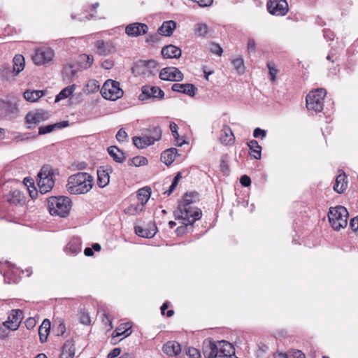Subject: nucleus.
<instances>
[{"mask_svg": "<svg viewBox=\"0 0 358 358\" xmlns=\"http://www.w3.org/2000/svg\"><path fill=\"white\" fill-rule=\"evenodd\" d=\"M93 182L94 178L90 173L78 172L68 178L66 187L71 194H84L92 189Z\"/></svg>", "mask_w": 358, "mask_h": 358, "instance_id": "obj_1", "label": "nucleus"}, {"mask_svg": "<svg viewBox=\"0 0 358 358\" xmlns=\"http://www.w3.org/2000/svg\"><path fill=\"white\" fill-rule=\"evenodd\" d=\"M201 215V210L193 206L188 207H184L183 206H181L180 207H178L177 209L174 211L175 218L176 220L182 219L184 221H187V223L182 222L185 226L178 227L176 229V232L180 234L188 224L192 225L196 221L200 220Z\"/></svg>", "mask_w": 358, "mask_h": 358, "instance_id": "obj_2", "label": "nucleus"}, {"mask_svg": "<svg viewBox=\"0 0 358 358\" xmlns=\"http://www.w3.org/2000/svg\"><path fill=\"white\" fill-rule=\"evenodd\" d=\"M71 201L67 196H51L47 201V207L52 215L64 217L69 215Z\"/></svg>", "mask_w": 358, "mask_h": 358, "instance_id": "obj_3", "label": "nucleus"}, {"mask_svg": "<svg viewBox=\"0 0 358 358\" xmlns=\"http://www.w3.org/2000/svg\"><path fill=\"white\" fill-rule=\"evenodd\" d=\"M348 212L342 206L331 207L328 213V218L331 226L334 230L339 231L345 228L348 224Z\"/></svg>", "mask_w": 358, "mask_h": 358, "instance_id": "obj_4", "label": "nucleus"}, {"mask_svg": "<svg viewBox=\"0 0 358 358\" xmlns=\"http://www.w3.org/2000/svg\"><path fill=\"white\" fill-rule=\"evenodd\" d=\"M326 94V91L323 88H318L310 92L306 96L307 108L315 112H321L323 109Z\"/></svg>", "mask_w": 358, "mask_h": 358, "instance_id": "obj_5", "label": "nucleus"}, {"mask_svg": "<svg viewBox=\"0 0 358 358\" xmlns=\"http://www.w3.org/2000/svg\"><path fill=\"white\" fill-rule=\"evenodd\" d=\"M52 169L49 166H44L38 174V185L42 194L48 192L54 186L55 181L52 178Z\"/></svg>", "mask_w": 358, "mask_h": 358, "instance_id": "obj_6", "label": "nucleus"}, {"mask_svg": "<svg viewBox=\"0 0 358 358\" xmlns=\"http://www.w3.org/2000/svg\"><path fill=\"white\" fill-rule=\"evenodd\" d=\"M101 93L104 99L112 101L121 98L124 94L120 87V83L111 79H108L104 83Z\"/></svg>", "mask_w": 358, "mask_h": 358, "instance_id": "obj_7", "label": "nucleus"}, {"mask_svg": "<svg viewBox=\"0 0 358 358\" xmlns=\"http://www.w3.org/2000/svg\"><path fill=\"white\" fill-rule=\"evenodd\" d=\"M50 115L48 111L36 110L29 112L25 117L27 128L31 129L49 119Z\"/></svg>", "mask_w": 358, "mask_h": 358, "instance_id": "obj_8", "label": "nucleus"}, {"mask_svg": "<svg viewBox=\"0 0 358 358\" xmlns=\"http://www.w3.org/2000/svg\"><path fill=\"white\" fill-rule=\"evenodd\" d=\"M55 56L53 50L50 48H41L36 50L32 59L35 64L45 65L52 62Z\"/></svg>", "mask_w": 358, "mask_h": 358, "instance_id": "obj_9", "label": "nucleus"}, {"mask_svg": "<svg viewBox=\"0 0 358 358\" xmlns=\"http://www.w3.org/2000/svg\"><path fill=\"white\" fill-rule=\"evenodd\" d=\"M164 97V92L159 87L145 85L141 87V93L138 96L141 101L147 99L162 100Z\"/></svg>", "mask_w": 358, "mask_h": 358, "instance_id": "obj_10", "label": "nucleus"}, {"mask_svg": "<svg viewBox=\"0 0 358 358\" xmlns=\"http://www.w3.org/2000/svg\"><path fill=\"white\" fill-rule=\"evenodd\" d=\"M267 7L269 13L275 15H285L288 11V4L285 0H269Z\"/></svg>", "mask_w": 358, "mask_h": 358, "instance_id": "obj_11", "label": "nucleus"}, {"mask_svg": "<svg viewBox=\"0 0 358 358\" xmlns=\"http://www.w3.org/2000/svg\"><path fill=\"white\" fill-rule=\"evenodd\" d=\"M148 29V26L146 24L134 22L126 26L125 33L130 37H138L146 34Z\"/></svg>", "mask_w": 358, "mask_h": 358, "instance_id": "obj_12", "label": "nucleus"}, {"mask_svg": "<svg viewBox=\"0 0 358 358\" xmlns=\"http://www.w3.org/2000/svg\"><path fill=\"white\" fill-rule=\"evenodd\" d=\"M159 78L164 80L180 81L183 79V74L176 67H166L161 70Z\"/></svg>", "mask_w": 358, "mask_h": 358, "instance_id": "obj_13", "label": "nucleus"}, {"mask_svg": "<svg viewBox=\"0 0 358 358\" xmlns=\"http://www.w3.org/2000/svg\"><path fill=\"white\" fill-rule=\"evenodd\" d=\"M22 312L20 310H12L8 316V320L3 322V325L8 329L16 330L22 320Z\"/></svg>", "mask_w": 358, "mask_h": 358, "instance_id": "obj_14", "label": "nucleus"}, {"mask_svg": "<svg viewBox=\"0 0 358 358\" xmlns=\"http://www.w3.org/2000/svg\"><path fill=\"white\" fill-rule=\"evenodd\" d=\"M203 354L206 358L219 357L218 345L210 338H206L203 343Z\"/></svg>", "mask_w": 358, "mask_h": 358, "instance_id": "obj_15", "label": "nucleus"}, {"mask_svg": "<svg viewBox=\"0 0 358 358\" xmlns=\"http://www.w3.org/2000/svg\"><path fill=\"white\" fill-rule=\"evenodd\" d=\"M112 171L110 166H101L97 170V185L103 188L108 185L110 181L109 173Z\"/></svg>", "mask_w": 358, "mask_h": 358, "instance_id": "obj_16", "label": "nucleus"}, {"mask_svg": "<svg viewBox=\"0 0 358 358\" xmlns=\"http://www.w3.org/2000/svg\"><path fill=\"white\" fill-rule=\"evenodd\" d=\"M94 46L99 55H108L115 52V47L110 41L98 40L95 42Z\"/></svg>", "mask_w": 358, "mask_h": 358, "instance_id": "obj_17", "label": "nucleus"}, {"mask_svg": "<svg viewBox=\"0 0 358 358\" xmlns=\"http://www.w3.org/2000/svg\"><path fill=\"white\" fill-rule=\"evenodd\" d=\"M171 89L174 92L183 93L189 96H194L196 91L194 85L189 83H175L172 85Z\"/></svg>", "mask_w": 358, "mask_h": 358, "instance_id": "obj_18", "label": "nucleus"}, {"mask_svg": "<svg viewBox=\"0 0 358 358\" xmlns=\"http://www.w3.org/2000/svg\"><path fill=\"white\" fill-rule=\"evenodd\" d=\"M219 357L231 358L235 355V349L231 343L226 341H220L218 343Z\"/></svg>", "mask_w": 358, "mask_h": 358, "instance_id": "obj_19", "label": "nucleus"}, {"mask_svg": "<svg viewBox=\"0 0 358 358\" xmlns=\"http://www.w3.org/2000/svg\"><path fill=\"white\" fill-rule=\"evenodd\" d=\"M235 137L231 129L227 124L223 125L220 136V141L222 144L228 145L234 143Z\"/></svg>", "mask_w": 358, "mask_h": 358, "instance_id": "obj_20", "label": "nucleus"}, {"mask_svg": "<svg viewBox=\"0 0 358 358\" xmlns=\"http://www.w3.org/2000/svg\"><path fill=\"white\" fill-rule=\"evenodd\" d=\"M81 251V240L79 237H73L65 248L67 255H76Z\"/></svg>", "mask_w": 358, "mask_h": 358, "instance_id": "obj_21", "label": "nucleus"}, {"mask_svg": "<svg viewBox=\"0 0 358 358\" xmlns=\"http://www.w3.org/2000/svg\"><path fill=\"white\" fill-rule=\"evenodd\" d=\"M162 55L164 58H179L181 56V50L173 45H168L162 48Z\"/></svg>", "mask_w": 358, "mask_h": 358, "instance_id": "obj_22", "label": "nucleus"}, {"mask_svg": "<svg viewBox=\"0 0 358 358\" xmlns=\"http://www.w3.org/2000/svg\"><path fill=\"white\" fill-rule=\"evenodd\" d=\"M176 28V22L173 20L165 21L161 27H159L158 34L164 36H170L173 30Z\"/></svg>", "mask_w": 358, "mask_h": 358, "instance_id": "obj_23", "label": "nucleus"}, {"mask_svg": "<svg viewBox=\"0 0 358 358\" xmlns=\"http://www.w3.org/2000/svg\"><path fill=\"white\" fill-rule=\"evenodd\" d=\"M163 352L169 356H176L181 351L180 345L176 341H169L163 346Z\"/></svg>", "mask_w": 358, "mask_h": 358, "instance_id": "obj_24", "label": "nucleus"}, {"mask_svg": "<svg viewBox=\"0 0 358 358\" xmlns=\"http://www.w3.org/2000/svg\"><path fill=\"white\" fill-rule=\"evenodd\" d=\"M75 344L72 340L66 341L62 350L59 358H74Z\"/></svg>", "mask_w": 358, "mask_h": 358, "instance_id": "obj_25", "label": "nucleus"}, {"mask_svg": "<svg viewBox=\"0 0 358 358\" xmlns=\"http://www.w3.org/2000/svg\"><path fill=\"white\" fill-rule=\"evenodd\" d=\"M178 150L174 148L164 151L161 155V161L166 165H170L175 160Z\"/></svg>", "mask_w": 358, "mask_h": 358, "instance_id": "obj_26", "label": "nucleus"}, {"mask_svg": "<svg viewBox=\"0 0 358 358\" xmlns=\"http://www.w3.org/2000/svg\"><path fill=\"white\" fill-rule=\"evenodd\" d=\"M151 194V189L149 187H145L140 189L138 191V197L140 201V204L138 207H140V210H143L144 205L148 202L150 199Z\"/></svg>", "mask_w": 358, "mask_h": 358, "instance_id": "obj_27", "label": "nucleus"}, {"mask_svg": "<svg viewBox=\"0 0 358 358\" xmlns=\"http://www.w3.org/2000/svg\"><path fill=\"white\" fill-rule=\"evenodd\" d=\"M17 110L15 104L10 101H1L0 102V115L8 116L14 113Z\"/></svg>", "mask_w": 358, "mask_h": 358, "instance_id": "obj_28", "label": "nucleus"}, {"mask_svg": "<svg viewBox=\"0 0 358 358\" xmlns=\"http://www.w3.org/2000/svg\"><path fill=\"white\" fill-rule=\"evenodd\" d=\"M50 330V322L49 320H44L38 329V334L41 343L47 341L48 336Z\"/></svg>", "mask_w": 358, "mask_h": 358, "instance_id": "obj_29", "label": "nucleus"}, {"mask_svg": "<svg viewBox=\"0 0 358 358\" xmlns=\"http://www.w3.org/2000/svg\"><path fill=\"white\" fill-rule=\"evenodd\" d=\"M345 179L346 176L345 173L339 174L336 177L335 184L334 185V191L341 194L346 189L348 184Z\"/></svg>", "mask_w": 358, "mask_h": 358, "instance_id": "obj_30", "label": "nucleus"}, {"mask_svg": "<svg viewBox=\"0 0 358 358\" xmlns=\"http://www.w3.org/2000/svg\"><path fill=\"white\" fill-rule=\"evenodd\" d=\"M44 94L45 91L43 90H27L24 92L23 96L27 101L30 102H35Z\"/></svg>", "mask_w": 358, "mask_h": 358, "instance_id": "obj_31", "label": "nucleus"}, {"mask_svg": "<svg viewBox=\"0 0 358 358\" xmlns=\"http://www.w3.org/2000/svg\"><path fill=\"white\" fill-rule=\"evenodd\" d=\"M131 328L129 323L121 324L113 332V339L120 336H124V338L129 336L132 332Z\"/></svg>", "mask_w": 358, "mask_h": 358, "instance_id": "obj_32", "label": "nucleus"}, {"mask_svg": "<svg viewBox=\"0 0 358 358\" xmlns=\"http://www.w3.org/2000/svg\"><path fill=\"white\" fill-rule=\"evenodd\" d=\"M110 157L117 163H122L125 160L124 153L116 146H110L108 148Z\"/></svg>", "mask_w": 358, "mask_h": 358, "instance_id": "obj_33", "label": "nucleus"}, {"mask_svg": "<svg viewBox=\"0 0 358 358\" xmlns=\"http://www.w3.org/2000/svg\"><path fill=\"white\" fill-rule=\"evenodd\" d=\"M67 124H68L66 122H57V123H55L53 124H48L46 126L40 127L38 128V134L39 135H45V134H49V133L52 132V131H54L55 129L64 127Z\"/></svg>", "mask_w": 358, "mask_h": 358, "instance_id": "obj_34", "label": "nucleus"}, {"mask_svg": "<svg viewBox=\"0 0 358 358\" xmlns=\"http://www.w3.org/2000/svg\"><path fill=\"white\" fill-rule=\"evenodd\" d=\"M13 71L15 75H17L24 68V58L22 55H16L13 58Z\"/></svg>", "mask_w": 358, "mask_h": 358, "instance_id": "obj_35", "label": "nucleus"}, {"mask_svg": "<svg viewBox=\"0 0 358 358\" xmlns=\"http://www.w3.org/2000/svg\"><path fill=\"white\" fill-rule=\"evenodd\" d=\"M157 231V227L154 225L153 229H143L142 227L136 226L135 227V233L141 237L143 238H152L153 237Z\"/></svg>", "mask_w": 358, "mask_h": 358, "instance_id": "obj_36", "label": "nucleus"}, {"mask_svg": "<svg viewBox=\"0 0 358 358\" xmlns=\"http://www.w3.org/2000/svg\"><path fill=\"white\" fill-rule=\"evenodd\" d=\"M248 146L249 149L252 152L251 155L259 159L262 156V147L259 145L258 142L256 140H251L248 143Z\"/></svg>", "mask_w": 358, "mask_h": 358, "instance_id": "obj_37", "label": "nucleus"}, {"mask_svg": "<svg viewBox=\"0 0 358 358\" xmlns=\"http://www.w3.org/2000/svg\"><path fill=\"white\" fill-rule=\"evenodd\" d=\"M161 137L162 132L157 129L155 130V136H150L148 134H143L142 136H140L143 143L146 144V147L154 144L155 141L160 140Z\"/></svg>", "mask_w": 358, "mask_h": 358, "instance_id": "obj_38", "label": "nucleus"}, {"mask_svg": "<svg viewBox=\"0 0 358 358\" xmlns=\"http://www.w3.org/2000/svg\"><path fill=\"white\" fill-rule=\"evenodd\" d=\"M76 88L75 85H69L65 88H64L57 96L55 98V102H59V101L68 98L74 91Z\"/></svg>", "mask_w": 358, "mask_h": 358, "instance_id": "obj_39", "label": "nucleus"}, {"mask_svg": "<svg viewBox=\"0 0 358 358\" xmlns=\"http://www.w3.org/2000/svg\"><path fill=\"white\" fill-rule=\"evenodd\" d=\"M148 164V159L143 156H136L128 160L129 166H141Z\"/></svg>", "mask_w": 358, "mask_h": 358, "instance_id": "obj_40", "label": "nucleus"}, {"mask_svg": "<svg viewBox=\"0 0 358 358\" xmlns=\"http://www.w3.org/2000/svg\"><path fill=\"white\" fill-rule=\"evenodd\" d=\"M194 31L199 36H205L208 34L209 28L206 24L198 23L194 26Z\"/></svg>", "mask_w": 358, "mask_h": 358, "instance_id": "obj_41", "label": "nucleus"}, {"mask_svg": "<svg viewBox=\"0 0 358 358\" xmlns=\"http://www.w3.org/2000/svg\"><path fill=\"white\" fill-rule=\"evenodd\" d=\"M231 63L234 69L237 71L239 74H243L245 72V66L243 59L242 57H238L234 59Z\"/></svg>", "mask_w": 358, "mask_h": 358, "instance_id": "obj_42", "label": "nucleus"}, {"mask_svg": "<svg viewBox=\"0 0 358 358\" xmlns=\"http://www.w3.org/2000/svg\"><path fill=\"white\" fill-rule=\"evenodd\" d=\"M181 178H182L181 173L178 172L176 174V176L174 177L172 184L169 187V189L168 190H166V192H164V194L170 195L173 192V190L176 189V187H177L178 182Z\"/></svg>", "mask_w": 358, "mask_h": 358, "instance_id": "obj_43", "label": "nucleus"}, {"mask_svg": "<svg viewBox=\"0 0 358 358\" xmlns=\"http://www.w3.org/2000/svg\"><path fill=\"white\" fill-rule=\"evenodd\" d=\"M169 127H170V129L171 131L173 136L174 137L175 140L177 141V143L176 144L178 145H182V144L183 143L182 142L179 143L178 141V139L179 138V134H178V125L175 122H171Z\"/></svg>", "mask_w": 358, "mask_h": 358, "instance_id": "obj_44", "label": "nucleus"}, {"mask_svg": "<svg viewBox=\"0 0 358 358\" xmlns=\"http://www.w3.org/2000/svg\"><path fill=\"white\" fill-rule=\"evenodd\" d=\"M21 192L20 191L15 190L12 193V198L8 199V201L11 203L16 205L21 201Z\"/></svg>", "mask_w": 358, "mask_h": 358, "instance_id": "obj_45", "label": "nucleus"}, {"mask_svg": "<svg viewBox=\"0 0 358 358\" xmlns=\"http://www.w3.org/2000/svg\"><path fill=\"white\" fill-rule=\"evenodd\" d=\"M86 87L88 88L89 92H97L99 89V85L95 80H90L87 83Z\"/></svg>", "mask_w": 358, "mask_h": 358, "instance_id": "obj_46", "label": "nucleus"}, {"mask_svg": "<svg viewBox=\"0 0 358 358\" xmlns=\"http://www.w3.org/2000/svg\"><path fill=\"white\" fill-rule=\"evenodd\" d=\"M128 135L127 132L123 129H120L116 134V139L118 142L122 143L127 140Z\"/></svg>", "mask_w": 358, "mask_h": 358, "instance_id": "obj_47", "label": "nucleus"}, {"mask_svg": "<svg viewBox=\"0 0 358 358\" xmlns=\"http://www.w3.org/2000/svg\"><path fill=\"white\" fill-rule=\"evenodd\" d=\"M267 66L269 70V74L271 76V80L273 82L275 80V75L278 72V70L275 67V64L271 62L267 63Z\"/></svg>", "mask_w": 358, "mask_h": 358, "instance_id": "obj_48", "label": "nucleus"}, {"mask_svg": "<svg viewBox=\"0 0 358 358\" xmlns=\"http://www.w3.org/2000/svg\"><path fill=\"white\" fill-rule=\"evenodd\" d=\"M192 200L190 199V196L188 194H186L181 201L178 203V207H180L183 206L184 207L192 206Z\"/></svg>", "mask_w": 358, "mask_h": 358, "instance_id": "obj_49", "label": "nucleus"}, {"mask_svg": "<svg viewBox=\"0 0 358 358\" xmlns=\"http://www.w3.org/2000/svg\"><path fill=\"white\" fill-rule=\"evenodd\" d=\"M186 353L191 358H201L200 352L194 348H188Z\"/></svg>", "mask_w": 358, "mask_h": 358, "instance_id": "obj_50", "label": "nucleus"}, {"mask_svg": "<svg viewBox=\"0 0 358 358\" xmlns=\"http://www.w3.org/2000/svg\"><path fill=\"white\" fill-rule=\"evenodd\" d=\"M101 320H102V322L106 325H108V330H110L113 328V324H112V320L110 319V317L108 315V314H107L106 313H103L101 315Z\"/></svg>", "mask_w": 358, "mask_h": 358, "instance_id": "obj_51", "label": "nucleus"}, {"mask_svg": "<svg viewBox=\"0 0 358 358\" xmlns=\"http://www.w3.org/2000/svg\"><path fill=\"white\" fill-rule=\"evenodd\" d=\"M210 50L212 53L220 56L222 53V48L217 43H212L210 46Z\"/></svg>", "mask_w": 358, "mask_h": 358, "instance_id": "obj_52", "label": "nucleus"}, {"mask_svg": "<svg viewBox=\"0 0 358 358\" xmlns=\"http://www.w3.org/2000/svg\"><path fill=\"white\" fill-rule=\"evenodd\" d=\"M133 143L137 148L143 149L146 148V144L144 143L141 138L138 136H134L133 138Z\"/></svg>", "mask_w": 358, "mask_h": 358, "instance_id": "obj_53", "label": "nucleus"}, {"mask_svg": "<svg viewBox=\"0 0 358 358\" xmlns=\"http://www.w3.org/2000/svg\"><path fill=\"white\" fill-rule=\"evenodd\" d=\"M159 36L157 34H150L146 38V42L148 43L154 44L159 41Z\"/></svg>", "mask_w": 358, "mask_h": 358, "instance_id": "obj_54", "label": "nucleus"}, {"mask_svg": "<svg viewBox=\"0 0 358 358\" xmlns=\"http://www.w3.org/2000/svg\"><path fill=\"white\" fill-rule=\"evenodd\" d=\"M266 135V131L262 129L259 127L255 129L253 131V136L255 138H258L259 136H262V138H264Z\"/></svg>", "mask_w": 358, "mask_h": 358, "instance_id": "obj_55", "label": "nucleus"}, {"mask_svg": "<svg viewBox=\"0 0 358 358\" xmlns=\"http://www.w3.org/2000/svg\"><path fill=\"white\" fill-rule=\"evenodd\" d=\"M240 182L243 187H249L251 184V179L249 176L244 175L241 177Z\"/></svg>", "mask_w": 358, "mask_h": 358, "instance_id": "obj_56", "label": "nucleus"}, {"mask_svg": "<svg viewBox=\"0 0 358 358\" xmlns=\"http://www.w3.org/2000/svg\"><path fill=\"white\" fill-rule=\"evenodd\" d=\"M113 66L114 62L111 59H106L101 63V66L107 70L112 69Z\"/></svg>", "mask_w": 358, "mask_h": 358, "instance_id": "obj_57", "label": "nucleus"}, {"mask_svg": "<svg viewBox=\"0 0 358 358\" xmlns=\"http://www.w3.org/2000/svg\"><path fill=\"white\" fill-rule=\"evenodd\" d=\"M121 352V350L119 348H114L107 355V358H115Z\"/></svg>", "mask_w": 358, "mask_h": 358, "instance_id": "obj_58", "label": "nucleus"}, {"mask_svg": "<svg viewBox=\"0 0 358 358\" xmlns=\"http://www.w3.org/2000/svg\"><path fill=\"white\" fill-rule=\"evenodd\" d=\"M80 322L84 324H90L91 322L90 317L87 313H83L80 315Z\"/></svg>", "mask_w": 358, "mask_h": 358, "instance_id": "obj_59", "label": "nucleus"}, {"mask_svg": "<svg viewBox=\"0 0 358 358\" xmlns=\"http://www.w3.org/2000/svg\"><path fill=\"white\" fill-rule=\"evenodd\" d=\"M256 49V43L253 38H249L248 43V50L249 52H255Z\"/></svg>", "mask_w": 358, "mask_h": 358, "instance_id": "obj_60", "label": "nucleus"}, {"mask_svg": "<svg viewBox=\"0 0 358 358\" xmlns=\"http://www.w3.org/2000/svg\"><path fill=\"white\" fill-rule=\"evenodd\" d=\"M350 226L353 231L358 230V217H354L350 220Z\"/></svg>", "mask_w": 358, "mask_h": 358, "instance_id": "obj_61", "label": "nucleus"}, {"mask_svg": "<svg viewBox=\"0 0 358 358\" xmlns=\"http://www.w3.org/2000/svg\"><path fill=\"white\" fill-rule=\"evenodd\" d=\"M83 57L86 59L85 68H88V67L91 66V65L92 64V63L94 62L93 56L90 55H83Z\"/></svg>", "mask_w": 358, "mask_h": 358, "instance_id": "obj_62", "label": "nucleus"}, {"mask_svg": "<svg viewBox=\"0 0 358 358\" xmlns=\"http://www.w3.org/2000/svg\"><path fill=\"white\" fill-rule=\"evenodd\" d=\"M220 169L225 174L228 173V172H229L228 164H227V162L224 159H222V160H221V162H220Z\"/></svg>", "mask_w": 358, "mask_h": 358, "instance_id": "obj_63", "label": "nucleus"}, {"mask_svg": "<svg viewBox=\"0 0 358 358\" xmlns=\"http://www.w3.org/2000/svg\"><path fill=\"white\" fill-rule=\"evenodd\" d=\"M292 355L294 358H306L305 355L301 350L293 351Z\"/></svg>", "mask_w": 358, "mask_h": 358, "instance_id": "obj_64", "label": "nucleus"}]
</instances>
